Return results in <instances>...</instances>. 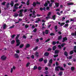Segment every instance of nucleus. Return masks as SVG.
Instances as JSON below:
<instances>
[{
  "label": "nucleus",
  "mask_w": 76,
  "mask_h": 76,
  "mask_svg": "<svg viewBox=\"0 0 76 76\" xmlns=\"http://www.w3.org/2000/svg\"><path fill=\"white\" fill-rule=\"evenodd\" d=\"M16 42L17 43L16 45V47L19 46L20 44V40L19 39H16Z\"/></svg>",
  "instance_id": "obj_1"
},
{
  "label": "nucleus",
  "mask_w": 76,
  "mask_h": 76,
  "mask_svg": "<svg viewBox=\"0 0 76 76\" xmlns=\"http://www.w3.org/2000/svg\"><path fill=\"white\" fill-rule=\"evenodd\" d=\"M7 58V57L5 56L4 55H3L1 57V58L3 61H4V60H6Z\"/></svg>",
  "instance_id": "obj_2"
},
{
  "label": "nucleus",
  "mask_w": 76,
  "mask_h": 76,
  "mask_svg": "<svg viewBox=\"0 0 76 76\" xmlns=\"http://www.w3.org/2000/svg\"><path fill=\"white\" fill-rule=\"evenodd\" d=\"M49 54H50V53H49L46 52L44 54V56L45 57H48V56H49Z\"/></svg>",
  "instance_id": "obj_3"
},
{
  "label": "nucleus",
  "mask_w": 76,
  "mask_h": 76,
  "mask_svg": "<svg viewBox=\"0 0 76 76\" xmlns=\"http://www.w3.org/2000/svg\"><path fill=\"white\" fill-rule=\"evenodd\" d=\"M67 38L66 37H64L62 40V42H64V41H67Z\"/></svg>",
  "instance_id": "obj_4"
},
{
  "label": "nucleus",
  "mask_w": 76,
  "mask_h": 76,
  "mask_svg": "<svg viewBox=\"0 0 76 76\" xmlns=\"http://www.w3.org/2000/svg\"><path fill=\"white\" fill-rule=\"evenodd\" d=\"M59 68L60 66H56L55 68V71H59V69H59Z\"/></svg>",
  "instance_id": "obj_5"
},
{
  "label": "nucleus",
  "mask_w": 76,
  "mask_h": 76,
  "mask_svg": "<svg viewBox=\"0 0 76 76\" xmlns=\"http://www.w3.org/2000/svg\"><path fill=\"white\" fill-rule=\"evenodd\" d=\"M11 3L10 4V6L12 7H13V6H14V1H11Z\"/></svg>",
  "instance_id": "obj_6"
},
{
  "label": "nucleus",
  "mask_w": 76,
  "mask_h": 76,
  "mask_svg": "<svg viewBox=\"0 0 76 76\" xmlns=\"http://www.w3.org/2000/svg\"><path fill=\"white\" fill-rule=\"evenodd\" d=\"M14 57L15 58H18L19 57V56L18 55V54L16 53H15L14 55Z\"/></svg>",
  "instance_id": "obj_7"
},
{
  "label": "nucleus",
  "mask_w": 76,
  "mask_h": 76,
  "mask_svg": "<svg viewBox=\"0 0 76 76\" xmlns=\"http://www.w3.org/2000/svg\"><path fill=\"white\" fill-rule=\"evenodd\" d=\"M45 7H44L43 8H42V7H41L40 8V10H41V11H42V10H43L45 11L46 10H45Z\"/></svg>",
  "instance_id": "obj_8"
},
{
  "label": "nucleus",
  "mask_w": 76,
  "mask_h": 76,
  "mask_svg": "<svg viewBox=\"0 0 76 76\" xmlns=\"http://www.w3.org/2000/svg\"><path fill=\"white\" fill-rule=\"evenodd\" d=\"M67 4L68 6H70L71 5H73V4H74L72 2L68 3H67Z\"/></svg>",
  "instance_id": "obj_9"
},
{
  "label": "nucleus",
  "mask_w": 76,
  "mask_h": 76,
  "mask_svg": "<svg viewBox=\"0 0 76 76\" xmlns=\"http://www.w3.org/2000/svg\"><path fill=\"white\" fill-rule=\"evenodd\" d=\"M18 15H19L17 13H15L14 15V16L15 18H16V17H17L18 16Z\"/></svg>",
  "instance_id": "obj_10"
},
{
  "label": "nucleus",
  "mask_w": 76,
  "mask_h": 76,
  "mask_svg": "<svg viewBox=\"0 0 76 76\" xmlns=\"http://www.w3.org/2000/svg\"><path fill=\"white\" fill-rule=\"evenodd\" d=\"M58 53H59V50H55V54H58Z\"/></svg>",
  "instance_id": "obj_11"
},
{
  "label": "nucleus",
  "mask_w": 76,
  "mask_h": 76,
  "mask_svg": "<svg viewBox=\"0 0 76 76\" xmlns=\"http://www.w3.org/2000/svg\"><path fill=\"white\" fill-rule=\"evenodd\" d=\"M58 75L59 76H62V75H63V72L62 71L58 73Z\"/></svg>",
  "instance_id": "obj_12"
},
{
  "label": "nucleus",
  "mask_w": 76,
  "mask_h": 76,
  "mask_svg": "<svg viewBox=\"0 0 76 76\" xmlns=\"http://www.w3.org/2000/svg\"><path fill=\"white\" fill-rule=\"evenodd\" d=\"M6 28V24H4L3 25V29H5Z\"/></svg>",
  "instance_id": "obj_13"
},
{
  "label": "nucleus",
  "mask_w": 76,
  "mask_h": 76,
  "mask_svg": "<svg viewBox=\"0 0 76 76\" xmlns=\"http://www.w3.org/2000/svg\"><path fill=\"white\" fill-rule=\"evenodd\" d=\"M43 60H44L43 58H41L39 60V62H41L43 61Z\"/></svg>",
  "instance_id": "obj_14"
},
{
  "label": "nucleus",
  "mask_w": 76,
  "mask_h": 76,
  "mask_svg": "<svg viewBox=\"0 0 76 76\" xmlns=\"http://www.w3.org/2000/svg\"><path fill=\"white\" fill-rule=\"evenodd\" d=\"M71 35H72V36H76V31L75 32V33H72L71 34Z\"/></svg>",
  "instance_id": "obj_15"
},
{
  "label": "nucleus",
  "mask_w": 76,
  "mask_h": 76,
  "mask_svg": "<svg viewBox=\"0 0 76 76\" xmlns=\"http://www.w3.org/2000/svg\"><path fill=\"white\" fill-rule=\"evenodd\" d=\"M32 5L34 7H35L37 6V3L35 2H33Z\"/></svg>",
  "instance_id": "obj_16"
},
{
  "label": "nucleus",
  "mask_w": 76,
  "mask_h": 76,
  "mask_svg": "<svg viewBox=\"0 0 76 76\" xmlns=\"http://www.w3.org/2000/svg\"><path fill=\"white\" fill-rule=\"evenodd\" d=\"M30 47V45L29 44H27L26 46V48H28Z\"/></svg>",
  "instance_id": "obj_17"
},
{
  "label": "nucleus",
  "mask_w": 76,
  "mask_h": 76,
  "mask_svg": "<svg viewBox=\"0 0 76 76\" xmlns=\"http://www.w3.org/2000/svg\"><path fill=\"white\" fill-rule=\"evenodd\" d=\"M55 4L56 7H58L59 6V3H56Z\"/></svg>",
  "instance_id": "obj_18"
},
{
  "label": "nucleus",
  "mask_w": 76,
  "mask_h": 76,
  "mask_svg": "<svg viewBox=\"0 0 76 76\" xmlns=\"http://www.w3.org/2000/svg\"><path fill=\"white\" fill-rule=\"evenodd\" d=\"M52 48H53V51H54V50H56V49L57 48V47H56V45H55Z\"/></svg>",
  "instance_id": "obj_19"
},
{
  "label": "nucleus",
  "mask_w": 76,
  "mask_h": 76,
  "mask_svg": "<svg viewBox=\"0 0 76 76\" xmlns=\"http://www.w3.org/2000/svg\"><path fill=\"white\" fill-rule=\"evenodd\" d=\"M15 42V40H13L11 42V44H14Z\"/></svg>",
  "instance_id": "obj_20"
},
{
  "label": "nucleus",
  "mask_w": 76,
  "mask_h": 76,
  "mask_svg": "<svg viewBox=\"0 0 76 76\" xmlns=\"http://www.w3.org/2000/svg\"><path fill=\"white\" fill-rule=\"evenodd\" d=\"M64 55L66 57H67L68 56V53L66 51H65L64 53Z\"/></svg>",
  "instance_id": "obj_21"
},
{
  "label": "nucleus",
  "mask_w": 76,
  "mask_h": 76,
  "mask_svg": "<svg viewBox=\"0 0 76 76\" xmlns=\"http://www.w3.org/2000/svg\"><path fill=\"white\" fill-rule=\"evenodd\" d=\"M48 32H49V31L48 30H45V34H48Z\"/></svg>",
  "instance_id": "obj_22"
},
{
  "label": "nucleus",
  "mask_w": 76,
  "mask_h": 76,
  "mask_svg": "<svg viewBox=\"0 0 76 76\" xmlns=\"http://www.w3.org/2000/svg\"><path fill=\"white\" fill-rule=\"evenodd\" d=\"M59 69L61 71H63L64 70V69L63 68V67H60V66Z\"/></svg>",
  "instance_id": "obj_23"
},
{
  "label": "nucleus",
  "mask_w": 76,
  "mask_h": 76,
  "mask_svg": "<svg viewBox=\"0 0 76 76\" xmlns=\"http://www.w3.org/2000/svg\"><path fill=\"white\" fill-rule=\"evenodd\" d=\"M23 46H24V45L22 44L20 45L19 47L20 48H23Z\"/></svg>",
  "instance_id": "obj_24"
},
{
  "label": "nucleus",
  "mask_w": 76,
  "mask_h": 76,
  "mask_svg": "<svg viewBox=\"0 0 76 76\" xmlns=\"http://www.w3.org/2000/svg\"><path fill=\"white\" fill-rule=\"evenodd\" d=\"M56 15H53L52 17V18L53 19V20H56Z\"/></svg>",
  "instance_id": "obj_25"
},
{
  "label": "nucleus",
  "mask_w": 76,
  "mask_h": 76,
  "mask_svg": "<svg viewBox=\"0 0 76 76\" xmlns=\"http://www.w3.org/2000/svg\"><path fill=\"white\" fill-rule=\"evenodd\" d=\"M7 8H9L10 7V4L9 3H8L7 4Z\"/></svg>",
  "instance_id": "obj_26"
},
{
  "label": "nucleus",
  "mask_w": 76,
  "mask_h": 76,
  "mask_svg": "<svg viewBox=\"0 0 76 76\" xmlns=\"http://www.w3.org/2000/svg\"><path fill=\"white\" fill-rule=\"evenodd\" d=\"M44 6L45 7H47L48 6V3L45 2V4H44Z\"/></svg>",
  "instance_id": "obj_27"
},
{
  "label": "nucleus",
  "mask_w": 76,
  "mask_h": 76,
  "mask_svg": "<svg viewBox=\"0 0 76 76\" xmlns=\"http://www.w3.org/2000/svg\"><path fill=\"white\" fill-rule=\"evenodd\" d=\"M62 38V36L60 35V36L58 37V40H60V39H61Z\"/></svg>",
  "instance_id": "obj_28"
},
{
  "label": "nucleus",
  "mask_w": 76,
  "mask_h": 76,
  "mask_svg": "<svg viewBox=\"0 0 76 76\" xmlns=\"http://www.w3.org/2000/svg\"><path fill=\"white\" fill-rule=\"evenodd\" d=\"M49 63H50V64H52L53 63V59H51L49 61Z\"/></svg>",
  "instance_id": "obj_29"
},
{
  "label": "nucleus",
  "mask_w": 76,
  "mask_h": 76,
  "mask_svg": "<svg viewBox=\"0 0 76 76\" xmlns=\"http://www.w3.org/2000/svg\"><path fill=\"white\" fill-rule=\"evenodd\" d=\"M26 5L27 6H29V0H28L26 2Z\"/></svg>",
  "instance_id": "obj_30"
},
{
  "label": "nucleus",
  "mask_w": 76,
  "mask_h": 76,
  "mask_svg": "<svg viewBox=\"0 0 76 76\" xmlns=\"http://www.w3.org/2000/svg\"><path fill=\"white\" fill-rule=\"evenodd\" d=\"M69 26V24H65V25L63 26V28H66V27H67V26Z\"/></svg>",
  "instance_id": "obj_31"
},
{
  "label": "nucleus",
  "mask_w": 76,
  "mask_h": 76,
  "mask_svg": "<svg viewBox=\"0 0 76 76\" xmlns=\"http://www.w3.org/2000/svg\"><path fill=\"white\" fill-rule=\"evenodd\" d=\"M19 36H20V34L17 35V37H16V39H18V37H19Z\"/></svg>",
  "instance_id": "obj_32"
},
{
  "label": "nucleus",
  "mask_w": 76,
  "mask_h": 76,
  "mask_svg": "<svg viewBox=\"0 0 76 76\" xmlns=\"http://www.w3.org/2000/svg\"><path fill=\"white\" fill-rule=\"evenodd\" d=\"M37 66H34V68H33V70H36V69H37Z\"/></svg>",
  "instance_id": "obj_33"
},
{
  "label": "nucleus",
  "mask_w": 76,
  "mask_h": 76,
  "mask_svg": "<svg viewBox=\"0 0 76 76\" xmlns=\"http://www.w3.org/2000/svg\"><path fill=\"white\" fill-rule=\"evenodd\" d=\"M64 24H65V23L64 22L61 23L60 24L61 26H63Z\"/></svg>",
  "instance_id": "obj_34"
},
{
  "label": "nucleus",
  "mask_w": 76,
  "mask_h": 76,
  "mask_svg": "<svg viewBox=\"0 0 76 76\" xmlns=\"http://www.w3.org/2000/svg\"><path fill=\"white\" fill-rule=\"evenodd\" d=\"M75 69V67L73 66L71 67V70H72V71H73V70H74Z\"/></svg>",
  "instance_id": "obj_35"
},
{
  "label": "nucleus",
  "mask_w": 76,
  "mask_h": 76,
  "mask_svg": "<svg viewBox=\"0 0 76 76\" xmlns=\"http://www.w3.org/2000/svg\"><path fill=\"white\" fill-rule=\"evenodd\" d=\"M51 12H49L48 13V14L47 15L48 16H50V15H51Z\"/></svg>",
  "instance_id": "obj_36"
},
{
  "label": "nucleus",
  "mask_w": 76,
  "mask_h": 76,
  "mask_svg": "<svg viewBox=\"0 0 76 76\" xmlns=\"http://www.w3.org/2000/svg\"><path fill=\"white\" fill-rule=\"evenodd\" d=\"M38 70H41L42 69V68L41 67L39 66L38 67Z\"/></svg>",
  "instance_id": "obj_37"
},
{
  "label": "nucleus",
  "mask_w": 76,
  "mask_h": 76,
  "mask_svg": "<svg viewBox=\"0 0 76 76\" xmlns=\"http://www.w3.org/2000/svg\"><path fill=\"white\" fill-rule=\"evenodd\" d=\"M38 19L36 21V23H39V21H41V20H40L39 18H38Z\"/></svg>",
  "instance_id": "obj_38"
},
{
  "label": "nucleus",
  "mask_w": 76,
  "mask_h": 76,
  "mask_svg": "<svg viewBox=\"0 0 76 76\" xmlns=\"http://www.w3.org/2000/svg\"><path fill=\"white\" fill-rule=\"evenodd\" d=\"M73 50L71 51L70 52V55H72V54H73Z\"/></svg>",
  "instance_id": "obj_39"
},
{
  "label": "nucleus",
  "mask_w": 76,
  "mask_h": 76,
  "mask_svg": "<svg viewBox=\"0 0 76 76\" xmlns=\"http://www.w3.org/2000/svg\"><path fill=\"white\" fill-rule=\"evenodd\" d=\"M35 55H36V56L37 57L39 56V55H38V53L37 52H36V54H35Z\"/></svg>",
  "instance_id": "obj_40"
},
{
  "label": "nucleus",
  "mask_w": 76,
  "mask_h": 76,
  "mask_svg": "<svg viewBox=\"0 0 76 76\" xmlns=\"http://www.w3.org/2000/svg\"><path fill=\"white\" fill-rule=\"evenodd\" d=\"M23 10L22 9L20 10L19 12H20V14H21V13H22V12H23Z\"/></svg>",
  "instance_id": "obj_41"
},
{
  "label": "nucleus",
  "mask_w": 76,
  "mask_h": 76,
  "mask_svg": "<svg viewBox=\"0 0 76 76\" xmlns=\"http://www.w3.org/2000/svg\"><path fill=\"white\" fill-rule=\"evenodd\" d=\"M38 47L36 46V47H35V48L33 49V50H34V51L37 50V49H38Z\"/></svg>",
  "instance_id": "obj_42"
},
{
  "label": "nucleus",
  "mask_w": 76,
  "mask_h": 76,
  "mask_svg": "<svg viewBox=\"0 0 76 76\" xmlns=\"http://www.w3.org/2000/svg\"><path fill=\"white\" fill-rule=\"evenodd\" d=\"M50 36H54V35H55V34L53 33H51L50 34Z\"/></svg>",
  "instance_id": "obj_43"
},
{
  "label": "nucleus",
  "mask_w": 76,
  "mask_h": 76,
  "mask_svg": "<svg viewBox=\"0 0 76 76\" xmlns=\"http://www.w3.org/2000/svg\"><path fill=\"white\" fill-rule=\"evenodd\" d=\"M66 44V43H64L62 44L61 45V46L62 47H64V46Z\"/></svg>",
  "instance_id": "obj_44"
},
{
  "label": "nucleus",
  "mask_w": 76,
  "mask_h": 76,
  "mask_svg": "<svg viewBox=\"0 0 76 76\" xmlns=\"http://www.w3.org/2000/svg\"><path fill=\"white\" fill-rule=\"evenodd\" d=\"M19 17H22L23 16V14H22V13H21L20 14V13L19 14Z\"/></svg>",
  "instance_id": "obj_45"
},
{
  "label": "nucleus",
  "mask_w": 76,
  "mask_h": 76,
  "mask_svg": "<svg viewBox=\"0 0 76 76\" xmlns=\"http://www.w3.org/2000/svg\"><path fill=\"white\" fill-rule=\"evenodd\" d=\"M14 27H15V25H13L12 26H10L9 29H11V28H14Z\"/></svg>",
  "instance_id": "obj_46"
},
{
  "label": "nucleus",
  "mask_w": 76,
  "mask_h": 76,
  "mask_svg": "<svg viewBox=\"0 0 76 76\" xmlns=\"http://www.w3.org/2000/svg\"><path fill=\"white\" fill-rule=\"evenodd\" d=\"M28 27H29V26H28V24H26L25 25V28L26 29H27V28H28Z\"/></svg>",
  "instance_id": "obj_47"
},
{
  "label": "nucleus",
  "mask_w": 76,
  "mask_h": 76,
  "mask_svg": "<svg viewBox=\"0 0 76 76\" xmlns=\"http://www.w3.org/2000/svg\"><path fill=\"white\" fill-rule=\"evenodd\" d=\"M44 63H45V64H46L47 63V60L46 59H45L44 60Z\"/></svg>",
  "instance_id": "obj_48"
},
{
  "label": "nucleus",
  "mask_w": 76,
  "mask_h": 76,
  "mask_svg": "<svg viewBox=\"0 0 76 76\" xmlns=\"http://www.w3.org/2000/svg\"><path fill=\"white\" fill-rule=\"evenodd\" d=\"M6 2H2L1 3V4H2V5H3V6H4L5 5V4H6Z\"/></svg>",
  "instance_id": "obj_49"
},
{
  "label": "nucleus",
  "mask_w": 76,
  "mask_h": 76,
  "mask_svg": "<svg viewBox=\"0 0 76 76\" xmlns=\"http://www.w3.org/2000/svg\"><path fill=\"white\" fill-rule=\"evenodd\" d=\"M37 29L36 28H35L34 29L33 31V32H37Z\"/></svg>",
  "instance_id": "obj_50"
},
{
  "label": "nucleus",
  "mask_w": 76,
  "mask_h": 76,
  "mask_svg": "<svg viewBox=\"0 0 76 76\" xmlns=\"http://www.w3.org/2000/svg\"><path fill=\"white\" fill-rule=\"evenodd\" d=\"M53 45H56V42L53 41L52 42Z\"/></svg>",
  "instance_id": "obj_51"
},
{
  "label": "nucleus",
  "mask_w": 76,
  "mask_h": 76,
  "mask_svg": "<svg viewBox=\"0 0 76 76\" xmlns=\"http://www.w3.org/2000/svg\"><path fill=\"white\" fill-rule=\"evenodd\" d=\"M50 41V39H49L46 40L45 42H48V41Z\"/></svg>",
  "instance_id": "obj_52"
},
{
  "label": "nucleus",
  "mask_w": 76,
  "mask_h": 76,
  "mask_svg": "<svg viewBox=\"0 0 76 76\" xmlns=\"http://www.w3.org/2000/svg\"><path fill=\"white\" fill-rule=\"evenodd\" d=\"M15 36L16 35L15 34H13L11 36V37L12 38H14V37H15Z\"/></svg>",
  "instance_id": "obj_53"
},
{
  "label": "nucleus",
  "mask_w": 76,
  "mask_h": 76,
  "mask_svg": "<svg viewBox=\"0 0 76 76\" xmlns=\"http://www.w3.org/2000/svg\"><path fill=\"white\" fill-rule=\"evenodd\" d=\"M29 64H30V63L29 62L26 65V67H28L29 66Z\"/></svg>",
  "instance_id": "obj_54"
},
{
  "label": "nucleus",
  "mask_w": 76,
  "mask_h": 76,
  "mask_svg": "<svg viewBox=\"0 0 76 76\" xmlns=\"http://www.w3.org/2000/svg\"><path fill=\"white\" fill-rule=\"evenodd\" d=\"M14 8L15 9H18V7H17L16 5H14Z\"/></svg>",
  "instance_id": "obj_55"
},
{
  "label": "nucleus",
  "mask_w": 76,
  "mask_h": 76,
  "mask_svg": "<svg viewBox=\"0 0 76 76\" xmlns=\"http://www.w3.org/2000/svg\"><path fill=\"white\" fill-rule=\"evenodd\" d=\"M33 8H32L31 9H29V11L31 13H32V10H33Z\"/></svg>",
  "instance_id": "obj_56"
},
{
  "label": "nucleus",
  "mask_w": 76,
  "mask_h": 76,
  "mask_svg": "<svg viewBox=\"0 0 76 76\" xmlns=\"http://www.w3.org/2000/svg\"><path fill=\"white\" fill-rule=\"evenodd\" d=\"M51 48H48V49L47 51H51Z\"/></svg>",
  "instance_id": "obj_57"
},
{
  "label": "nucleus",
  "mask_w": 76,
  "mask_h": 76,
  "mask_svg": "<svg viewBox=\"0 0 76 76\" xmlns=\"http://www.w3.org/2000/svg\"><path fill=\"white\" fill-rule=\"evenodd\" d=\"M58 55H54L53 57L55 58H56V57H58Z\"/></svg>",
  "instance_id": "obj_58"
},
{
  "label": "nucleus",
  "mask_w": 76,
  "mask_h": 76,
  "mask_svg": "<svg viewBox=\"0 0 76 76\" xmlns=\"http://www.w3.org/2000/svg\"><path fill=\"white\" fill-rule=\"evenodd\" d=\"M31 57L32 59H34V58H35V57H34V55L31 56Z\"/></svg>",
  "instance_id": "obj_59"
},
{
  "label": "nucleus",
  "mask_w": 76,
  "mask_h": 76,
  "mask_svg": "<svg viewBox=\"0 0 76 76\" xmlns=\"http://www.w3.org/2000/svg\"><path fill=\"white\" fill-rule=\"evenodd\" d=\"M23 38L24 39H26V36L24 35L23 36Z\"/></svg>",
  "instance_id": "obj_60"
},
{
  "label": "nucleus",
  "mask_w": 76,
  "mask_h": 76,
  "mask_svg": "<svg viewBox=\"0 0 76 76\" xmlns=\"http://www.w3.org/2000/svg\"><path fill=\"white\" fill-rule=\"evenodd\" d=\"M61 46L60 45H59L58 46V48H59V49H61Z\"/></svg>",
  "instance_id": "obj_61"
},
{
  "label": "nucleus",
  "mask_w": 76,
  "mask_h": 76,
  "mask_svg": "<svg viewBox=\"0 0 76 76\" xmlns=\"http://www.w3.org/2000/svg\"><path fill=\"white\" fill-rule=\"evenodd\" d=\"M56 14H57L58 15H59V16H60L61 15L60 13V12H57L56 13Z\"/></svg>",
  "instance_id": "obj_62"
},
{
  "label": "nucleus",
  "mask_w": 76,
  "mask_h": 76,
  "mask_svg": "<svg viewBox=\"0 0 76 76\" xmlns=\"http://www.w3.org/2000/svg\"><path fill=\"white\" fill-rule=\"evenodd\" d=\"M45 74L46 75H47V74H48V71H46L45 72H44Z\"/></svg>",
  "instance_id": "obj_63"
},
{
  "label": "nucleus",
  "mask_w": 76,
  "mask_h": 76,
  "mask_svg": "<svg viewBox=\"0 0 76 76\" xmlns=\"http://www.w3.org/2000/svg\"><path fill=\"white\" fill-rule=\"evenodd\" d=\"M35 28V26H34V25L32 26V29H34V28Z\"/></svg>",
  "instance_id": "obj_64"
}]
</instances>
